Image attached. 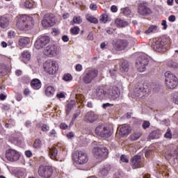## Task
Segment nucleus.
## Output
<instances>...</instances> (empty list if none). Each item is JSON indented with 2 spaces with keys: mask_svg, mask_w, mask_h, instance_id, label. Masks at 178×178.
Returning <instances> with one entry per match:
<instances>
[{
  "mask_svg": "<svg viewBox=\"0 0 178 178\" xmlns=\"http://www.w3.org/2000/svg\"><path fill=\"white\" fill-rule=\"evenodd\" d=\"M17 29L21 31H29L34 27L33 17L21 15L17 17Z\"/></svg>",
  "mask_w": 178,
  "mask_h": 178,
  "instance_id": "1",
  "label": "nucleus"
},
{
  "mask_svg": "<svg viewBox=\"0 0 178 178\" xmlns=\"http://www.w3.org/2000/svg\"><path fill=\"white\" fill-rule=\"evenodd\" d=\"M170 47V38L163 36L154 38L152 41L151 47L156 52H165Z\"/></svg>",
  "mask_w": 178,
  "mask_h": 178,
  "instance_id": "2",
  "label": "nucleus"
},
{
  "mask_svg": "<svg viewBox=\"0 0 178 178\" xmlns=\"http://www.w3.org/2000/svg\"><path fill=\"white\" fill-rule=\"evenodd\" d=\"M38 173L41 178H55L57 175L56 168L52 165H40Z\"/></svg>",
  "mask_w": 178,
  "mask_h": 178,
  "instance_id": "3",
  "label": "nucleus"
},
{
  "mask_svg": "<svg viewBox=\"0 0 178 178\" xmlns=\"http://www.w3.org/2000/svg\"><path fill=\"white\" fill-rule=\"evenodd\" d=\"M97 77H98V70L87 69L82 74V81L84 84H91Z\"/></svg>",
  "mask_w": 178,
  "mask_h": 178,
  "instance_id": "4",
  "label": "nucleus"
},
{
  "mask_svg": "<svg viewBox=\"0 0 178 178\" xmlns=\"http://www.w3.org/2000/svg\"><path fill=\"white\" fill-rule=\"evenodd\" d=\"M165 83L167 88H170V90H175L178 85V79L176 75L170 71H167L165 73Z\"/></svg>",
  "mask_w": 178,
  "mask_h": 178,
  "instance_id": "5",
  "label": "nucleus"
},
{
  "mask_svg": "<svg viewBox=\"0 0 178 178\" xmlns=\"http://www.w3.org/2000/svg\"><path fill=\"white\" fill-rule=\"evenodd\" d=\"M95 134L103 138H108L112 136L113 129L110 127L105 126L104 124L99 125L95 128Z\"/></svg>",
  "mask_w": 178,
  "mask_h": 178,
  "instance_id": "6",
  "label": "nucleus"
},
{
  "mask_svg": "<svg viewBox=\"0 0 178 178\" xmlns=\"http://www.w3.org/2000/svg\"><path fill=\"white\" fill-rule=\"evenodd\" d=\"M43 69L44 72L48 74H50L51 76H55L59 67H58L56 61L49 60L45 61V63L43 64Z\"/></svg>",
  "mask_w": 178,
  "mask_h": 178,
  "instance_id": "7",
  "label": "nucleus"
},
{
  "mask_svg": "<svg viewBox=\"0 0 178 178\" xmlns=\"http://www.w3.org/2000/svg\"><path fill=\"white\" fill-rule=\"evenodd\" d=\"M149 63V59L148 58V56L147 54H140L138 58L136 59V65L138 72H145V69H147V66Z\"/></svg>",
  "mask_w": 178,
  "mask_h": 178,
  "instance_id": "8",
  "label": "nucleus"
},
{
  "mask_svg": "<svg viewBox=\"0 0 178 178\" xmlns=\"http://www.w3.org/2000/svg\"><path fill=\"white\" fill-rule=\"evenodd\" d=\"M74 156L77 165H86L88 162V155L83 150L76 151Z\"/></svg>",
  "mask_w": 178,
  "mask_h": 178,
  "instance_id": "9",
  "label": "nucleus"
},
{
  "mask_svg": "<svg viewBox=\"0 0 178 178\" xmlns=\"http://www.w3.org/2000/svg\"><path fill=\"white\" fill-rule=\"evenodd\" d=\"M41 23H42V27H44L45 29L52 27L55 26V24H56L55 16L49 13L45 14L43 17V19Z\"/></svg>",
  "mask_w": 178,
  "mask_h": 178,
  "instance_id": "10",
  "label": "nucleus"
},
{
  "mask_svg": "<svg viewBox=\"0 0 178 178\" xmlns=\"http://www.w3.org/2000/svg\"><path fill=\"white\" fill-rule=\"evenodd\" d=\"M109 152L106 147H95L93 155L96 159H106Z\"/></svg>",
  "mask_w": 178,
  "mask_h": 178,
  "instance_id": "11",
  "label": "nucleus"
},
{
  "mask_svg": "<svg viewBox=\"0 0 178 178\" xmlns=\"http://www.w3.org/2000/svg\"><path fill=\"white\" fill-rule=\"evenodd\" d=\"M20 152L14 149H8L6 152V158L10 162H17L20 159Z\"/></svg>",
  "mask_w": 178,
  "mask_h": 178,
  "instance_id": "12",
  "label": "nucleus"
},
{
  "mask_svg": "<svg viewBox=\"0 0 178 178\" xmlns=\"http://www.w3.org/2000/svg\"><path fill=\"white\" fill-rule=\"evenodd\" d=\"M108 95L111 101H118L120 97V89L118 86H112L108 90Z\"/></svg>",
  "mask_w": 178,
  "mask_h": 178,
  "instance_id": "13",
  "label": "nucleus"
},
{
  "mask_svg": "<svg viewBox=\"0 0 178 178\" xmlns=\"http://www.w3.org/2000/svg\"><path fill=\"white\" fill-rule=\"evenodd\" d=\"M51 39L49 36H40L35 42L34 47L35 49H42L45 45L49 44Z\"/></svg>",
  "mask_w": 178,
  "mask_h": 178,
  "instance_id": "14",
  "label": "nucleus"
},
{
  "mask_svg": "<svg viewBox=\"0 0 178 178\" xmlns=\"http://www.w3.org/2000/svg\"><path fill=\"white\" fill-rule=\"evenodd\" d=\"M46 56H54L58 54V47L55 44H49L43 51Z\"/></svg>",
  "mask_w": 178,
  "mask_h": 178,
  "instance_id": "15",
  "label": "nucleus"
},
{
  "mask_svg": "<svg viewBox=\"0 0 178 178\" xmlns=\"http://www.w3.org/2000/svg\"><path fill=\"white\" fill-rule=\"evenodd\" d=\"M129 47V42L125 39H120L117 41L116 44L113 45L115 51H123Z\"/></svg>",
  "mask_w": 178,
  "mask_h": 178,
  "instance_id": "16",
  "label": "nucleus"
},
{
  "mask_svg": "<svg viewBox=\"0 0 178 178\" xmlns=\"http://www.w3.org/2000/svg\"><path fill=\"white\" fill-rule=\"evenodd\" d=\"M138 13L142 16H149L152 13V11H151V8H148L145 3H141L138 5Z\"/></svg>",
  "mask_w": 178,
  "mask_h": 178,
  "instance_id": "17",
  "label": "nucleus"
},
{
  "mask_svg": "<svg viewBox=\"0 0 178 178\" xmlns=\"http://www.w3.org/2000/svg\"><path fill=\"white\" fill-rule=\"evenodd\" d=\"M131 163L134 169H138V168H141V166H143L141 156L140 155L134 156L131 160Z\"/></svg>",
  "mask_w": 178,
  "mask_h": 178,
  "instance_id": "18",
  "label": "nucleus"
},
{
  "mask_svg": "<svg viewBox=\"0 0 178 178\" xmlns=\"http://www.w3.org/2000/svg\"><path fill=\"white\" fill-rule=\"evenodd\" d=\"M98 115L94 111H88L85 116V120L88 123H94L98 120Z\"/></svg>",
  "mask_w": 178,
  "mask_h": 178,
  "instance_id": "19",
  "label": "nucleus"
},
{
  "mask_svg": "<svg viewBox=\"0 0 178 178\" xmlns=\"http://www.w3.org/2000/svg\"><path fill=\"white\" fill-rule=\"evenodd\" d=\"M131 132V128L130 127V125L127 124H122L120 129V135L122 136V137H124V136H129Z\"/></svg>",
  "mask_w": 178,
  "mask_h": 178,
  "instance_id": "20",
  "label": "nucleus"
},
{
  "mask_svg": "<svg viewBox=\"0 0 178 178\" xmlns=\"http://www.w3.org/2000/svg\"><path fill=\"white\" fill-rule=\"evenodd\" d=\"M10 24V19L6 15L0 16V27L1 29H7Z\"/></svg>",
  "mask_w": 178,
  "mask_h": 178,
  "instance_id": "21",
  "label": "nucleus"
},
{
  "mask_svg": "<svg viewBox=\"0 0 178 178\" xmlns=\"http://www.w3.org/2000/svg\"><path fill=\"white\" fill-rule=\"evenodd\" d=\"M147 95V89L143 86H139L135 90V96L138 98H143Z\"/></svg>",
  "mask_w": 178,
  "mask_h": 178,
  "instance_id": "22",
  "label": "nucleus"
},
{
  "mask_svg": "<svg viewBox=\"0 0 178 178\" xmlns=\"http://www.w3.org/2000/svg\"><path fill=\"white\" fill-rule=\"evenodd\" d=\"M129 62L124 59H122L120 62V70L124 73L126 72H129Z\"/></svg>",
  "mask_w": 178,
  "mask_h": 178,
  "instance_id": "23",
  "label": "nucleus"
},
{
  "mask_svg": "<svg viewBox=\"0 0 178 178\" xmlns=\"http://www.w3.org/2000/svg\"><path fill=\"white\" fill-rule=\"evenodd\" d=\"M49 155L51 159H53V161H56V156L58 155V148L55 147L49 148Z\"/></svg>",
  "mask_w": 178,
  "mask_h": 178,
  "instance_id": "24",
  "label": "nucleus"
},
{
  "mask_svg": "<svg viewBox=\"0 0 178 178\" xmlns=\"http://www.w3.org/2000/svg\"><path fill=\"white\" fill-rule=\"evenodd\" d=\"M29 43H30V38L27 37H22L19 38L18 40V44L19 45V47H27V45H29Z\"/></svg>",
  "mask_w": 178,
  "mask_h": 178,
  "instance_id": "25",
  "label": "nucleus"
},
{
  "mask_svg": "<svg viewBox=\"0 0 178 178\" xmlns=\"http://www.w3.org/2000/svg\"><path fill=\"white\" fill-rule=\"evenodd\" d=\"M31 86L33 90H40L41 88V81L38 79H34L31 81Z\"/></svg>",
  "mask_w": 178,
  "mask_h": 178,
  "instance_id": "26",
  "label": "nucleus"
},
{
  "mask_svg": "<svg viewBox=\"0 0 178 178\" xmlns=\"http://www.w3.org/2000/svg\"><path fill=\"white\" fill-rule=\"evenodd\" d=\"M106 92L102 88H97L95 91V95H96L97 98L101 99L105 97Z\"/></svg>",
  "mask_w": 178,
  "mask_h": 178,
  "instance_id": "27",
  "label": "nucleus"
},
{
  "mask_svg": "<svg viewBox=\"0 0 178 178\" xmlns=\"http://www.w3.org/2000/svg\"><path fill=\"white\" fill-rule=\"evenodd\" d=\"M74 106H76V102L74 100H72L67 104V106L65 108V112H66L67 115H70L72 109H73V108H74Z\"/></svg>",
  "mask_w": 178,
  "mask_h": 178,
  "instance_id": "28",
  "label": "nucleus"
},
{
  "mask_svg": "<svg viewBox=\"0 0 178 178\" xmlns=\"http://www.w3.org/2000/svg\"><path fill=\"white\" fill-rule=\"evenodd\" d=\"M158 31V26L156 25H150L149 27L145 31V34L147 35L152 34V33H156Z\"/></svg>",
  "mask_w": 178,
  "mask_h": 178,
  "instance_id": "29",
  "label": "nucleus"
},
{
  "mask_svg": "<svg viewBox=\"0 0 178 178\" xmlns=\"http://www.w3.org/2000/svg\"><path fill=\"white\" fill-rule=\"evenodd\" d=\"M115 25L117 27H126V26H129V22L118 18L115 20Z\"/></svg>",
  "mask_w": 178,
  "mask_h": 178,
  "instance_id": "30",
  "label": "nucleus"
},
{
  "mask_svg": "<svg viewBox=\"0 0 178 178\" xmlns=\"http://www.w3.org/2000/svg\"><path fill=\"white\" fill-rule=\"evenodd\" d=\"M45 94L47 97H52L55 94V88L53 86H49L45 90Z\"/></svg>",
  "mask_w": 178,
  "mask_h": 178,
  "instance_id": "31",
  "label": "nucleus"
},
{
  "mask_svg": "<svg viewBox=\"0 0 178 178\" xmlns=\"http://www.w3.org/2000/svg\"><path fill=\"white\" fill-rule=\"evenodd\" d=\"M141 137V133L140 132H134L130 136V140L131 141H136L138 140Z\"/></svg>",
  "mask_w": 178,
  "mask_h": 178,
  "instance_id": "32",
  "label": "nucleus"
},
{
  "mask_svg": "<svg viewBox=\"0 0 178 178\" xmlns=\"http://www.w3.org/2000/svg\"><path fill=\"white\" fill-rule=\"evenodd\" d=\"M42 147V142L40 139H35L33 143V148L40 149Z\"/></svg>",
  "mask_w": 178,
  "mask_h": 178,
  "instance_id": "33",
  "label": "nucleus"
},
{
  "mask_svg": "<svg viewBox=\"0 0 178 178\" xmlns=\"http://www.w3.org/2000/svg\"><path fill=\"white\" fill-rule=\"evenodd\" d=\"M22 58L25 60H30L31 59V54H30V52L24 51L22 53Z\"/></svg>",
  "mask_w": 178,
  "mask_h": 178,
  "instance_id": "34",
  "label": "nucleus"
},
{
  "mask_svg": "<svg viewBox=\"0 0 178 178\" xmlns=\"http://www.w3.org/2000/svg\"><path fill=\"white\" fill-rule=\"evenodd\" d=\"M81 113V111L80 110H76V113H74L72 116V119L71 121V124H74V122L76 121V119L80 116V114Z\"/></svg>",
  "mask_w": 178,
  "mask_h": 178,
  "instance_id": "35",
  "label": "nucleus"
},
{
  "mask_svg": "<svg viewBox=\"0 0 178 178\" xmlns=\"http://www.w3.org/2000/svg\"><path fill=\"white\" fill-rule=\"evenodd\" d=\"M86 19L88 22H90V23H93V24H98V19L94 16H88Z\"/></svg>",
  "mask_w": 178,
  "mask_h": 178,
  "instance_id": "36",
  "label": "nucleus"
},
{
  "mask_svg": "<svg viewBox=\"0 0 178 178\" xmlns=\"http://www.w3.org/2000/svg\"><path fill=\"white\" fill-rule=\"evenodd\" d=\"M176 158V159H178V151L175 150L174 151V154H165L166 159H170L172 157Z\"/></svg>",
  "mask_w": 178,
  "mask_h": 178,
  "instance_id": "37",
  "label": "nucleus"
},
{
  "mask_svg": "<svg viewBox=\"0 0 178 178\" xmlns=\"http://www.w3.org/2000/svg\"><path fill=\"white\" fill-rule=\"evenodd\" d=\"M24 6L25 8H27V9H33V8H34V3L30 1H26L24 2Z\"/></svg>",
  "mask_w": 178,
  "mask_h": 178,
  "instance_id": "38",
  "label": "nucleus"
},
{
  "mask_svg": "<svg viewBox=\"0 0 178 178\" xmlns=\"http://www.w3.org/2000/svg\"><path fill=\"white\" fill-rule=\"evenodd\" d=\"M108 173H109V169L108 168H104L99 172L100 176H108Z\"/></svg>",
  "mask_w": 178,
  "mask_h": 178,
  "instance_id": "39",
  "label": "nucleus"
},
{
  "mask_svg": "<svg viewBox=\"0 0 178 178\" xmlns=\"http://www.w3.org/2000/svg\"><path fill=\"white\" fill-rule=\"evenodd\" d=\"M120 163L123 162L124 163H129V157H127V156H126L125 154H122L120 156Z\"/></svg>",
  "mask_w": 178,
  "mask_h": 178,
  "instance_id": "40",
  "label": "nucleus"
},
{
  "mask_svg": "<svg viewBox=\"0 0 178 178\" xmlns=\"http://www.w3.org/2000/svg\"><path fill=\"white\" fill-rule=\"evenodd\" d=\"M72 34H74V35H77L79 33H80V28L78 26H74L73 29H71L70 30Z\"/></svg>",
  "mask_w": 178,
  "mask_h": 178,
  "instance_id": "41",
  "label": "nucleus"
},
{
  "mask_svg": "<svg viewBox=\"0 0 178 178\" xmlns=\"http://www.w3.org/2000/svg\"><path fill=\"white\" fill-rule=\"evenodd\" d=\"M100 20L104 23H106V22H109V17L106 14H103L100 17Z\"/></svg>",
  "mask_w": 178,
  "mask_h": 178,
  "instance_id": "42",
  "label": "nucleus"
},
{
  "mask_svg": "<svg viewBox=\"0 0 178 178\" xmlns=\"http://www.w3.org/2000/svg\"><path fill=\"white\" fill-rule=\"evenodd\" d=\"M73 79V76L70 74H65L63 76L65 81H71Z\"/></svg>",
  "mask_w": 178,
  "mask_h": 178,
  "instance_id": "43",
  "label": "nucleus"
},
{
  "mask_svg": "<svg viewBox=\"0 0 178 178\" xmlns=\"http://www.w3.org/2000/svg\"><path fill=\"white\" fill-rule=\"evenodd\" d=\"M57 134L58 133H56V131L55 129H51L49 133V137H51V138H55Z\"/></svg>",
  "mask_w": 178,
  "mask_h": 178,
  "instance_id": "44",
  "label": "nucleus"
},
{
  "mask_svg": "<svg viewBox=\"0 0 178 178\" xmlns=\"http://www.w3.org/2000/svg\"><path fill=\"white\" fill-rule=\"evenodd\" d=\"M122 13L125 15V16H129L131 14V10H130V8H125L122 9Z\"/></svg>",
  "mask_w": 178,
  "mask_h": 178,
  "instance_id": "45",
  "label": "nucleus"
},
{
  "mask_svg": "<svg viewBox=\"0 0 178 178\" xmlns=\"http://www.w3.org/2000/svg\"><path fill=\"white\" fill-rule=\"evenodd\" d=\"M151 126V123H149V121H144L142 124V127L145 130L146 129H148Z\"/></svg>",
  "mask_w": 178,
  "mask_h": 178,
  "instance_id": "46",
  "label": "nucleus"
},
{
  "mask_svg": "<svg viewBox=\"0 0 178 178\" xmlns=\"http://www.w3.org/2000/svg\"><path fill=\"white\" fill-rule=\"evenodd\" d=\"M168 66H170V67H173V69H176L178 67V63L175 61H170L168 63Z\"/></svg>",
  "mask_w": 178,
  "mask_h": 178,
  "instance_id": "47",
  "label": "nucleus"
},
{
  "mask_svg": "<svg viewBox=\"0 0 178 178\" xmlns=\"http://www.w3.org/2000/svg\"><path fill=\"white\" fill-rule=\"evenodd\" d=\"M165 138H171L172 133L170 132V129H168L166 133L164 135Z\"/></svg>",
  "mask_w": 178,
  "mask_h": 178,
  "instance_id": "48",
  "label": "nucleus"
},
{
  "mask_svg": "<svg viewBox=\"0 0 178 178\" xmlns=\"http://www.w3.org/2000/svg\"><path fill=\"white\" fill-rule=\"evenodd\" d=\"M161 26H163L162 30H166L168 29V22L166 20L163 19L161 21Z\"/></svg>",
  "mask_w": 178,
  "mask_h": 178,
  "instance_id": "49",
  "label": "nucleus"
},
{
  "mask_svg": "<svg viewBox=\"0 0 178 178\" xmlns=\"http://www.w3.org/2000/svg\"><path fill=\"white\" fill-rule=\"evenodd\" d=\"M42 131H49V126H47L46 124H44L41 127Z\"/></svg>",
  "mask_w": 178,
  "mask_h": 178,
  "instance_id": "50",
  "label": "nucleus"
},
{
  "mask_svg": "<svg viewBox=\"0 0 178 178\" xmlns=\"http://www.w3.org/2000/svg\"><path fill=\"white\" fill-rule=\"evenodd\" d=\"M73 22L76 24H80L81 23V19L80 18V17H74L73 18Z\"/></svg>",
  "mask_w": 178,
  "mask_h": 178,
  "instance_id": "51",
  "label": "nucleus"
},
{
  "mask_svg": "<svg viewBox=\"0 0 178 178\" xmlns=\"http://www.w3.org/2000/svg\"><path fill=\"white\" fill-rule=\"evenodd\" d=\"M15 35H16V33H15V31H10L8 33V38H15Z\"/></svg>",
  "mask_w": 178,
  "mask_h": 178,
  "instance_id": "52",
  "label": "nucleus"
},
{
  "mask_svg": "<svg viewBox=\"0 0 178 178\" xmlns=\"http://www.w3.org/2000/svg\"><path fill=\"white\" fill-rule=\"evenodd\" d=\"M25 155L27 158H31L33 156V152L30 150H26Z\"/></svg>",
  "mask_w": 178,
  "mask_h": 178,
  "instance_id": "53",
  "label": "nucleus"
},
{
  "mask_svg": "<svg viewBox=\"0 0 178 178\" xmlns=\"http://www.w3.org/2000/svg\"><path fill=\"white\" fill-rule=\"evenodd\" d=\"M76 72H81L83 70V66L81 64H77L75 67Z\"/></svg>",
  "mask_w": 178,
  "mask_h": 178,
  "instance_id": "54",
  "label": "nucleus"
},
{
  "mask_svg": "<svg viewBox=\"0 0 178 178\" xmlns=\"http://www.w3.org/2000/svg\"><path fill=\"white\" fill-rule=\"evenodd\" d=\"M168 20L169 22H176V16H175L174 15H170L168 17Z\"/></svg>",
  "mask_w": 178,
  "mask_h": 178,
  "instance_id": "55",
  "label": "nucleus"
},
{
  "mask_svg": "<svg viewBox=\"0 0 178 178\" xmlns=\"http://www.w3.org/2000/svg\"><path fill=\"white\" fill-rule=\"evenodd\" d=\"M68 126L66 124V123H61L60 124V129H63V130H66L67 129Z\"/></svg>",
  "mask_w": 178,
  "mask_h": 178,
  "instance_id": "56",
  "label": "nucleus"
},
{
  "mask_svg": "<svg viewBox=\"0 0 178 178\" xmlns=\"http://www.w3.org/2000/svg\"><path fill=\"white\" fill-rule=\"evenodd\" d=\"M173 102H175L177 105H178V93L175 94L173 99H172Z\"/></svg>",
  "mask_w": 178,
  "mask_h": 178,
  "instance_id": "57",
  "label": "nucleus"
},
{
  "mask_svg": "<svg viewBox=\"0 0 178 178\" xmlns=\"http://www.w3.org/2000/svg\"><path fill=\"white\" fill-rule=\"evenodd\" d=\"M97 4L91 3L90 5V9H91V10H97Z\"/></svg>",
  "mask_w": 178,
  "mask_h": 178,
  "instance_id": "58",
  "label": "nucleus"
},
{
  "mask_svg": "<svg viewBox=\"0 0 178 178\" xmlns=\"http://www.w3.org/2000/svg\"><path fill=\"white\" fill-rule=\"evenodd\" d=\"M30 95V89H29V88H26L24 90V95H25V97H27V95Z\"/></svg>",
  "mask_w": 178,
  "mask_h": 178,
  "instance_id": "59",
  "label": "nucleus"
},
{
  "mask_svg": "<svg viewBox=\"0 0 178 178\" xmlns=\"http://www.w3.org/2000/svg\"><path fill=\"white\" fill-rule=\"evenodd\" d=\"M109 106H113V104H110V103H105V104H103V105H102V108H104V109H106V108H108Z\"/></svg>",
  "mask_w": 178,
  "mask_h": 178,
  "instance_id": "60",
  "label": "nucleus"
},
{
  "mask_svg": "<svg viewBox=\"0 0 178 178\" xmlns=\"http://www.w3.org/2000/svg\"><path fill=\"white\" fill-rule=\"evenodd\" d=\"M111 10V12H113V13H116V12H118V7L116 6H112Z\"/></svg>",
  "mask_w": 178,
  "mask_h": 178,
  "instance_id": "61",
  "label": "nucleus"
},
{
  "mask_svg": "<svg viewBox=\"0 0 178 178\" xmlns=\"http://www.w3.org/2000/svg\"><path fill=\"white\" fill-rule=\"evenodd\" d=\"M62 40L64 42H67L69 41V37L67 35H63Z\"/></svg>",
  "mask_w": 178,
  "mask_h": 178,
  "instance_id": "62",
  "label": "nucleus"
},
{
  "mask_svg": "<svg viewBox=\"0 0 178 178\" xmlns=\"http://www.w3.org/2000/svg\"><path fill=\"white\" fill-rule=\"evenodd\" d=\"M67 138H73L74 137V134L73 132H70L67 134Z\"/></svg>",
  "mask_w": 178,
  "mask_h": 178,
  "instance_id": "63",
  "label": "nucleus"
},
{
  "mask_svg": "<svg viewBox=\"0 0 178 178\" xmlns=\"http://www.w3.org/2000/svg\"><path fill=\"white\" fill-rule=\"evenodd\" d=\"M5 99H6V95H5L4 94L1 93L0 95V101H5Z\"/></svg>",
  "mask_w": 178,
  "mask_h": 178,
  "instance_id": "64",
  "label": "nucleus"
}]
</instances>
